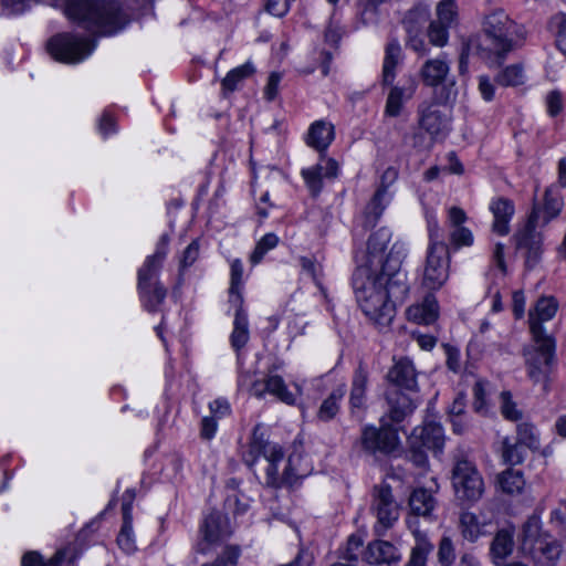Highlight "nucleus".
Listing matches in <instances>:
<instances>
[{
	"instance_id": "c9c22d12",
	"label": "nucleus",
	"mask_w": 566,
	"mask_h": 566,
	"mask_svg": "<svg viewBox=\"0 0 566 566\" xmlns=\"http://www.w3.org/2000/svg\"><path fill=\"white\" fill-rule=\"evenodd\" d=\"M415 92V83L407 87L394 86L387 97L385 114L390 117H397L401 113L403 102L410 99Z\"/></svg>"
},
{
	"instance_id": "58836bf2",
	"label": "nucleus",
	"mask_w": 566,
	"mask_h": 566,
	"mask_svg": "<svg viewBox=\"0 0 566 566\" xmlns=\"http://www.w3.org/2000/svg\"><path fill=\"white\" fill-rule=\"evenodd\" d=\"M254 72L255 69L250 62H247L229 71L221 82L222 94L227 96L228 94L238 90L243 80L250 77Z\"/></svg>"
},
{
	"instance_id": "4be33fe9",
	"label": "nucleus",
	"mask_w": 566,
	"mask_h": 566,
	"mask_svg": "<svg viewBox=\"0 0 566 566\" xmlns=\"http://www.w3.org/2000/svg\"><path fill=\"white\" fill-rule=\"evenodd\" d=\"M449 73L450 62L444 53L437 57L426 60L419 70V76L422 83L430 87L442 84Z\"/></svg>"
},
{
	"instance_id": "0e129e2a",
	"label": "nucleus",
	"mask_w": 566,
	"mask_h": 566,
	"mask_svg": "<svg viewBox=\"0 0 566 566\" xmlns=\"http://www.w3.org/2000/svg\"><path fill=\"white\" fill-rule=\"evenodd\" d=\"M308 322L302 314H293L287 321V331L291 336L296 337L303 335Z\"/></svg>"
},
{
	"instance_id": "774afa93",
	"label": "nucleus",
	"mask_w": 566,
	"mask_h": 566,
	"mask_svg": "<svg viewBox=\"0 0 566 566\" xmlns=\"http://www.w3.org/2000/svg\"><path fill=\"white\" fill-rule=\"evenodd\" d=\"M300 264L308 275L313 279V281L319 285V277L322 276V266L315 260L302 256L300 259Z\"/></svg>"
},
{
	"instance_id": "473e14b6",
	"label": "nucleus",
	"mask_w": 566,
	"mask_h": 566,
	"mask_svg": "<svg viewBox=\"0 0 566 566\" xmlns=\"http://www.w3.org/2000/svg\"><path fill=\"white\" fill-rule=\"evenodd\" d=\"M398 558L396 547L386 541L369 543L365 552V559L369 564H389Z\"/></svg>"
},
{
	"instance_id": "5fc2aeb1",
	"label": "nucleus",
	"mask_w": 566,
	"mask_h": 566,
	"mask_svg": "<svg viewBox=\"0 0 566 566\" xmlns=\"http://www.w3.org/2000/svg\"><path fill=\"white\" fill-rule=\"evenodd\" d=\"M457 17L455 4L453 0H442L437 7L436 22L448 28L452 25Z\"/></svg>"
},
{
	"instance_id": "09e8293b",
	"label": "nucleus",
	"mask_w": 566,
	"mask_h": 566,
	"mask_svg": "<svg viewBox=\"0 0 566 566\" xmlns=\"http://www.w3.org/2000/svg\"><path fill=\"white\" fill-rule=\"evenodd\" d=\"M564 206L563 198L554 191V189L548 188L545 191L544 196V222H549L553 218L557 217Z\"/></svg>"
},
{
	"instance_id": "a19ab883",
	"label": "nucleus",
	"mask_w": 566,
	"mask_h": 566,
	"mask_svg": "<svg viewBox=\"0 0 566 566\" xmlns=\"http://www.w3.org/2000/svg\"><path fill=\"white\" fill-rule=\"evenodd\" d=\"M514 547L513 532L499 531L491 543V555L494 559H505L512 554Z\"/></svg>"
},
{
	"instance_id": "603ef678",
	"label": "nucleus",
	"mask_w": 566,
	"mask_h": 566,
	"mask_svg": "<svg viewBox=\"0 0 566 566\" xmlns=\"http://www.w3.org/2000/svg\"><path fill=\"white\" fill-rule=\"evenodd\" d=\"M322 169L323 168L319 166V164H317L311 168L302 170V176L306 182V186L314 196L319 193L323 187V179L325 178L323 176Z\"/></svg>"
},
{
	"instance_id": "8fccbe9b",
	"label": "nucleus",
	"mask_w": 566,
	"mask_h": 566,
	"mask_svg": "<svg viewBox=\"0 0 566 566\" xmlns=\"http://www.w3.org/2000/svg\"><path fill=\"white\" fill-rule=\"evenodd\" d=\"M502 458L505 463L515 465L525 459V447L520 442H511L509 438L503 440Z\"/></svg>"
},
{
	"instance_id": "052dcab7",
	"label": "nucleus",
	"mask_w": 566,
	"mask_h": 566,
	"mask_svg": "<svg viewBox=\"0 0 566 566\" xmlns=\"http://www.w3.org/2000/svg\"><path fill=\"white\" fill-rule=\"evenodd\" d=\"M486 382L483 380H478L473 386V409L478 413H485L488 410L486 405Z\"/></svg>"
},
{
	"instance_id": "f257e3e1",
	"label": "nucleus",
	"mask_w": 566,
	"mask_h": 566,
	"mask_svg": "<svg viewBox=\"0 0 566 566\" xmlns=\"http://www.w3.org/2000/svg\"><path fill=\"white\" fill-rule=\"evenodd\" d=\"M64 13L82 28L101 35H112L128 22L115 1L67 0Z\"/></svg>"
},
{
	"instance_id": "f3484780",
	"label": "nucleus",
	"mask_w": 566,
	"mask_h": 566,
	"mask_svg": "<svg viewBox=\"0 0 566 566\" xmlns=\"http://www.w3.org/2000/svg\"><path fill=\"white\" fill-rule=\"evenodd\" d=\"M538 218V210L534 209L527 222L514 235L516 248L526 250L527 263H535L542 251V235L536 231Z\"/></svg>"
},
{
	"instance_id": "412c9836",
	"label": "nucleus",
	"mask_w": 566,
	"mask_h": 566,
	"mask_svg": "<svg viewBox=\"0 0 566 566\" xmlns=\"http://www.w3.org/2000/svg\"><path fill=\"white\" fill-rule=\"evenodd\" d=\"M230 304L234 307L233 329L230 335V343L238 356L241 355L240 350L250 339L249 319L243 308V296L234 295Z\"/></svg>"
},
{
	"instance_id": "864d4df0",
	"label": "nucleus",
	"mask_w": 566,
	"mask_h": 566,
	"mask_svg": "<svg viewBox=\"0 0 566 566\" xmlns=\"http://www.w3.org/2000/svg\"><path fill=\"white\" fill-rule=\"evenodd\" d=\"M277 242L279 238L274 233H266L263 235L256 243V247L251 254V262L254 264L259 263L268 253V251L274 249L277 245Z\"/></svg>"
},
{
	"instance_id": "a18cd8bd",
	"label": "nucleus",
	"mask_w": 566,
	"mask_h": 566,
	"mask_svg": "<svg viewBox=\"0 0 566 566\" xmlns=\"http://www.w3.org/2000/svg\"><path fill=\"white\" fill-rule=\"evenodd\" d=\"M516 441L530 450H536L539 448V434L536 428L528 422L517 424Z\"/></svg>"
},
{
	"instance_id": "b1692460",
	"label": "nucleus",
	"mask_w": 566,
	"mask_h": 566,
	"mask_svg": "<svg viewBox=\"0 0 566 566\" xmlns=\"http://www.w3.org/2000/svg\"><path fill=\"white\" fill-rule=\"evenodd\" d=\"M489 209L493 214L492 231L499 235L509 234L510 222L515 213L513 201L497 197L491 200Z\"/></svg>"
},
{
	"instance_id": "bb28decb",
	"label": "nucleus",
	"mask_w": 566,
	"mask_h": 566,
	"mask_svg": "<svg viewBox=\"0 0 566 566\" xmlns=\"http://www.w3.org/2000/svg\"><path fill=\"white\" fill-rule=\"evenodd\" d=\"M387 377L390 382L407 390L412 391L418 387L415 366L408 358L398 360L390 368Z\"/></svg>"
},
{
	"instance_id": "423d86ee",
	"label": "nucleus",
	"mask_w": 566,
	"mask_h": 566,
	"mask_svg": "<svg viewBox=\"0 0 566 566\" xmlns=\"http://www.w3.org/2000/svg\"><path fill=\"white\" fill-rule=\"evenodd\" d=\"M521 547L537 566H553L560 556V545L549 535L542 533L536 521H528L524 525Z\"/></svg>"
},
{
	"instance_id": "e433bc0d",
	"label": "nucleus",
	"mask_w": 566,
	"mask_h": 566,
	"mask_svg": "<svg viewBox=\"0 0 566 566\" xmlns=\"http://www.w3.org/2000/svg\"><path fill=\"white\" fill-rule=\"evenodd\" d=\"M402 51L399 42L394 39L388 42L385 50L382 78L385 84H391L396 77V67L401 61Z\"/></svg>"
},
{
	"instance_id": "0eeeda50",
	"label": "nucleus",
	"mask_w": 566,
	"mask_h": 566,
	"mask_svg": "<svg viewBox=\"0 0 566 566\" xmlns=\"http://www.w3.org/2000/svg\"><path fill=\"white\" fill-rule=\"evenodd\" d=\"M96 48V42L73 33H59L48 42L52 57L66 64H77L88 57Z\"/></svg>"
},
{
	"instance_id": "bf43d9fd",
	"label": "nucleus",
	"mask_w": 566,
	"mask_h": 566,
	"mask_svg": "<svg viewBox=\"0 0 566 566\" xmlns=\"http://www.w3.org/2000/svg\"><path fill=\"white\" fill-rule=\"evenodd\" d=\"M449 28L432 21L428 29V38L432 45L442 48L448 43L449 40Z\"/></svg>"
},
{
	"instance_id": "a878e982",
	"label": "nucleus",
	"mask_w": 566,
	"mask_h": 566,
	"mask_svg": "<svg viewBox=\"0 0 566 566\" xmlns=\"http://www.w3.org/2000/svg\"><path fill=\"white\" fill-rule=\"evenodd\" d=\"M388 417L394 422H401L416 409V402L406 394L394 389L387 392Z\"/></svg>"
},
{
	"instance_id": "9d476101",
	"label": "nucleus",
	"mask_w": 566,
	"mask_h": 566,
	"mask_svg": "<svg viewBox=\"0 0 566 566\" xmlns=\"http://www.w3.org/2000/svg\"><path fill=\"white\" fill-rule=\"evenodd\" d=\"M515 23L503 10H495L485 15L483 30L492 42L493 50L500 59L513 50L512 35Z\"/></svg>"
},
{
	"instance_id": "f03ea898",
	"label": "nucleus",
	"mask_w": 566,
	"mask_h": 566,
	"mask_svg": "<svg viewBox=\"0 0 566 566\" xmlns=\"http://www.w3.org/2000/svg\"><path fill=\"white\" fill-rule=\"evenodd\" d=\"M381 283L369 266H358L353 274V289L361 311L377 325L387 326L395 316V305Z\"/></svg>"
},
{
	"instance_id": "39448f33",
	"label": "nucleus",
	"mask_w": 566,
	"mask_h": 566,
	"mask_svg": "<svg viewBox=\"0 0 566 566\" xmlns=\"http://www.w3.org/2000/svg\"><path fill=\"white\" fill-rule=\"evenodd\" d=\"M406 255L407 248L405 243H394L381 265L380 273H374L377 280L382 282L381 285L386 289L388 298L394 301V305L397 302H403L409 292L407 273L401 270V264Z\"/></svg>"
},
{
	"instance_id": "49530a36",
	"label": "nucleus",
	"mask_w": 566,
	"mask_h": 566,
	"mask_svg": "<svg viewBox=\"0 0 566 566\" xmlns=\"http://www.w3.org/2000/svg\"><path fill=\"white\" fill-rule=\"evenodd\" d=\"M524 80L523 67L518 64L505 67L495 77V82L501 86H518L524 83Z\"/></svg>"
},
{
	"instance_id": "5701e85b",
	"label": "nucleus",
	"mask_w": 566,
	"mask_h": 566,
	"mask_svg": "<svg viewBox=\"0 0 566 566\" xmlns=\"http://www.w3.org/2000/svg\"><path fill=\"white\" fill-rule=\"evenodd\" d=\"M398 178V171L394 167H388L381 175L380 185L376 190L370 203L367 207L368 213L374 216L376 221L384 212L391 196L388 191L389 187L395 184Z\"/></svg>"
},
{
	"instance_id": "f704fd0d",
	"label": "nucleus",
	"mask_w": 566,
	"mask_h": 566,
	"mask_svg": "<svg viewBox=\"0 0 566 566\" xmlns=\"http://www.w3.org/2000/svg\"><path fill=\"white\" fill-rule=\"evenodd\" d=\"M436 499L427 489H416L409 497V506L412 514L423 517H430L434 507Z\"/></svg>"
},
{
	"instance_id": "2f4dec72",
	"label": "nucleus",
	"mask_w": 566,
	"mask_h": 566,
	"mask_svg": "<svg viewBox=\"0 0 566 566\" xmlns=\"http://www.w3.org/2000/svg\"><path fill=\"white\" fill-rule=\"evenodd\" d=\"M261 388L263 389L262 398L265 394H270L286 405H294L296 401V395L289 390L284 379L272 371H269L262 380Z\"/></svg>"
},
{
	"instance_id": "7c9ffc66",
	"label": "nucleus",
	"mask_w": 566,
	"mask_h": 566,
	"mask_svg": "<svg viewBox=\"0 0 566 566\" xmlns=\"http://www.w3.org/2000/svg\"><path fill=\"white\" fill-rule=\"evenodd\" d=\"M75 558V551L70 546L59 549L48 560L36 552H29L22 557V566H62L64 562L72 563Z\"/></svg>"
},
{
	"instance_id": "72a5a7b5",
	"label": "nucleus",
	"mask_w": 566,
	"mask_h": 566,
	"mask_svg": "<svg viewBox=\"0 0 566 566\" xmlns=\"http://www.w3.org/2000/svg\"><path fill=\"white\" fill-rule=\"evenodd\" d=\"M390 239L391 232L387 228H380L369 237L367 243L369 262L365 266H369V269H371L375 259H378V263L382 265V253L385 252L388 243L390 242Z\"/></svg>"
},
{
	"instance_id": "ea45409f",
	"label": "nucleus",
	"mask_w": 566,
	"mask_h": 566,
	"mask_svg": "<svg viewBox=\"0 0 566 566\" xmlns=\"http://www.w3.org/2000/svg\"><path fill=\"white\" fill-rule=\"evenodd\" d=\"M238 365H239V377H238V386L240 389L248 391L250 395L262 398L261 388L262 380L256 377V371L254 369L244 370L242 368L241 355H238Z\"/></svg>"
},
{
	"instance_id": "4468645a",
	"label": "nucleus",
	"mask_w": 566,
	"mask_h": 566,
	"mask_svg": "<svg viewBox=\"0 0 566 566\" xmlns=\"http://www.w3.org/2000/svg\"><path fill=\"white\" fill-rule=\"evenodd\" d=\"M201 539L197 543L196 551L207 554L217 545H220L232 534L229 518L221 512H211L206 516L201 526Z\"/></svg>"
},
{
	"instance_id": "f8f14e48",
	"label": "nucleus",
	"mask_w": 566,
	"mask_h": 566,
	"mask_svg": "<svg viewBox=\"0 0 566 566\" xmlns=\"http://www.w3.org/2000/svg\"><path fill=\"white\" fill-rule=\"evenodd\" d=\"M360 443L363 449L370 453L390 454L395 452L400 444L398 431L384 423L379 428L366 426L361 430Z\"/></svg>"
},
{
	"instance_id": "cd10ccee",
	"label": "nucleus",
	"mask_w": 566,
	"mask_h": 566,
	"mask_svg": "<svg viewBox=\"0 0 566 566\" xmlns=\"http://www.w3.org/2000/svg\"><path fill=\"white\" fill-rule=\"evenodd\" d=\"M408 319L417 324L429 325L439 316V304L433 294H428L419 304L407 310Z\"/></svg>"
},
{
	"instance_id": "dca6fc26",
	"label": "nucleus",
	"mask_w": 566,
	"mask_h": 566,
	"mask_svg": "<svg viewBox=\"0 0 566 566\" xmlns=\"http://www.w3.org/2000/svg\"><path fill=\"white\" fill-rule=\"evenodd\" d=\"M168 242V235L163 234L157 242L155 253L147 256L143 266L138 270L137 289L144 294L149 292V287H153V285L158 282L157 275L167 255Z\"/></svg>"
},
{
	"instance_id": "69168bd1",
	"label": "nucleus",
	"mask_w": 566,
	"mask_h": 566,
	"mask_svg": "<svg viewBox=\"0 0 566 566\" xmlns=\"http://www.w3.org/2000/svg\"><path fill=\"white\" fill-rule=\"evenodd\" d=\"M547 113L551 116L558 115L563 109V97L560 92L551 91L545 98Z\"/></svg>"
},
{
	"instance_id": "680f3d73",
	"label": "nucleus",
	"mask_w": 566,
	"mask_h": 566,
	"mask_svg": "<svg viewBox=\"0 0 566 566\" xmlns=\"http://www.w3.org/2000/svg\"><path fill=\"white\" fill-rule=\"evenodd\" d=\"M552 23L557 28L556 43L560 52L566 55V13L559 12L552 19Z\"/></svg>"
},
{
	"instance_id": "de8ad7c7",
	"label": "nucleus",
	"mask_w": 566,
	"mask_h": 566,
	"mask_svg": "<svg viewBox=\"0 0 566 566\" xmlns=\"http://www.w3.org/2000/svg\"><path fill=\"white\" fill-rule=\"evenodd\" d=\"M437 558L441 566H452L454 564L457 551L454 541L450 535H442L438 545Z\"/></svg>"
},
{
	"instance_id": "c03bdc74",
	"label": "nucleus",
	"mask_w": 566,
	"mask_h": 566,
	"mask_svg": "<svg viewBox=\"0 0 566 566\" xmlns=\"http://www.w3.org/2000/svg\"><path fill=\"white\" fill-rule=\"evenodd\" d=\"M138 292L143 306L148 312L158 311L167 295L166 289L159 282H156L153 287H149V292H146L145 294L142 291Z\"/></svg>"
},
{
	"instance_id": "4d7b16f0",
	"label": "nucleus",
	"mask_w": 566,
	"mask_h": 566,
	"mask_svg": "<svg viewBox=\"0 0 566 566\" xmlns=\"http://www.w3.org/2000/svg\"><path fill=\"white\" fill-rule=\"evenodd\" d=\"M117 544L127 554L135 552V537L133 532V522H123L122 528L117 536Z\"/></svg>"
},
{
	"instance_id": "c85d7f7f",
	"label": "nucleus",
	"mask_w": 566,
	"mask_h": 566,
	"mask_svg": "<svg viewBox=\"0 0 566 566\" xmlns=\"http://www.w3.org/2000/svg\"><path fill=\"white\" fill-rule=\"evenodd\" d=\"M334 125L326 120L314 122L308 129L306 143L318 151H324L334 140Z\"/></svg>"
},
{
	"instance_id": "1a4fd4ad",
	"label": "nucleus",
	"mask_w": 566,
	"mask_h": 566,
	"mask_svg": "<svg viewBox=\"0 0 566 566\" xmlns=\"http://www.w3.org/2000/svg\"><path fill=\"white\" fill-rule=\"evenodd\" d=\"M452 485L458 499L476 502L484 493V482L475 464L467 459L458 460L452 470Z\"/></svg>"
},
{
	"instance_id": "6e6552de",
	"label": "nucleus",
	"mask_w": 566,
	"mask_h": 566,
	"mask_svg": "<svg viewBox=\"0 0 566 566\" xmlns=\"http://www.w3.org/2000/svg\"><path fill=\"white\" fill-rule=\"evenodd\" d=\"M534 346L524 350L527 375L534 382L546 381L555 358L552 337H533Z\"/></svg>"
},
{
	"instance_id": "a211bd4d",
	"label": "nucleus",
	"mask_w": 566,
	"mask_h": 566,
	"mask_svg": "<svg viewBox=\"0 0 566 566\" xmlns=\"http://www.w3.org/2000/svg\"><path fill=\"white\" fill-rule=\"evenodd\" d=\"M558 301L554 296H541L528 313L532 337H551L545 333L543 323L551 321L558 311Z\"/></svg>"
},
{
	"instance_id": "ddd939ff",
	"label": "nucleus",
	"mask_w": 566,
	"mask_h": 566,
	"mask_svg": "<svg viewBox=\"0 0 566 566\" xmlns=\"http://www.w3.org/2000/svg\"><path fill=\"white\" fill-rule=\"evenodd\" d=\"M418 114L419 126L430 136L432 143L443 140L450 133V113L440 104H422L419 106Z\"/></svg>"
},
{
	"instance_id": "c756f323",
	"label": "nucleus",
	"mask_w": 566,
	"mask_h": 566,
	"mask_svg": "<svg viewBox=\"0 0 566 566\" xmlns=\"http://www.w3.org/2000/svg\"><path fill=\"white\" fill-rule=\"evenodd\" d=\"M368 373L359 365L352 379L349 405L352 411L363 410L367 403Z\"/></svg>"
},
{
	"instance_id": "3c124183",
	"label": "nucleus",
	"mask_w": 566,
	"mask_h": 566,
	"mask_svg": "<svg viewBox=\"0 0 566 566\" xmlns=\"http://www.w3.org/2000/svg\"><path fill=\"white\" fill-rule=\"evenodd\" d=\"M322 169L323 168L319 166V164H317L311 168L302 170V176L306 182V186L314 196L319 193L323 187V179L325 178L323 176Z\"/></svg>"
},
{
	"instance_id": "6ab92c4d",
	"label": "nucleus",
	"mask_w": 566,
	"mask_h": 566,
	"mask_svg": "<svg viewBox=\"0 0 566 566\" xmlns=\"http://www.w3.org/2000/svg\"><path fill=\"white\" fill-rule=\"evenodd\" d=\"M408 443L412 448L423 447L427 450L441 451L444 444L443 428L437 422H427L416 427L411 432Z\"/></svg>"
},
{
	"instance_id": "2eb2a0df",
	"label": "nucleus",
	"mask_w": 566,
	"mask_h": 566,
	"mask_svg": "<svg viewBox=\"0 0 566 566\" xmlns=\"http://www.w3.org/2000/svg\"><path fill=\"white\" fill-rule=\"evenodd\" d=\"M430 13L427 7L418 6L409 10L402 24L407 33L406 45L423 56L428 54V46L422 39V30L429 20Z\"/></svg>"
},
{
	"instance_id": "338daca9",
	"label": "nucleus",
	"mask_w": 566,
	"mask_h": 566,
	"mask_svg": "<svg viewBox=\"0 0 566 566\" xmlns=\"http://www.w3.org/2000/svg\"><path fill=\"white\" fill-rule=\"evenodd\" d=\"M199 256V242L198 240H193L184 251L181 260H180V268L181 270H185L189 266H191L196 260Z\"/></svg>"
},
{
	"instance_id": "9b49d317",
	"label": "nucleus",
	"mask_w": 566,
	"mask_h": 566,
	"mask_svg": "<svg viewBox=\"0 0 566 566\" xmlns=\"http://www.w3.org/2000/svg\"><path fill=\"white\" fill-rule=\"evenodd\" d=\"M371 512L377 518L375 532L378 535L384 534L397 522L399 517V505L392 495L389 484L380 483L374 486Z\"/></svg>"
},
{
	"instance_id": "7ed1b4c3",
	"label": "nucleus",
	"mask_w": 566,
	"mask_h": 566,
	"mask_svg": "<svg viewBox=\"0 0 566 566\" xmlns=\"http://www.w3.org/2000/svg\"><path fill=\"white\" fill-rule=\"evenodd\" d=\"M429 245L421 284L430 291L441 289L449 277L450 253L442 240L441 229L434 216L428 217Z\"/></svg>"
},
{
	"instance_id": "6e6d98bb",
	"label": "nucleus",
	"mask_w": 566,
	"mask_h": 566,
	"mask_svg": "<svg viewBox=\"0 0 566 566\" xmlns=\"http://www.w3.org/2000/svg\"><path fill=\"white\" fill-rule=\"evenodd\" d=\"M501 413L503 417L511 421H517L522 418V412L516 408V403L512 400L510 391H502L500 395Z\"/></svg>"
},
{
	"instance_id": "aec40b11",
	"label": "nucleus",
	"mask_w": 566,
	"mask_h": 566,
	"mask_svg": "<svg viewBox=\"0 0 566 566\" xmlns=\"http://www.w3.org/2000/svg\"><path fill=\"white\" fill-rule=\"evenodd\" d=\"M467 220V213L462 208L455 206L449 208L448 222L451 228L449 240L455 249L471 247L474 242L472 231L463 226Z\"/></svg>"
},
{
	"instance_id": "37998d69",
	"label": "nucleus",
	"mask_w": 566,
	"mask_h": 566,
	"mask_svg": "<svg viewBox=\"0 0 566 566\" xmlns=\"http://www.w3.org/2000/svg\"><path fill=\"white\" fill-rule=\"evenodd\" d=\"M499 483L502 491L507 494H520L525 486L523 473L513 469L504 471L499 476Z\"/></svg>"
},
{
	"instance_id": "79ce46f5",
	"label": "nucleus",
	"mask_w": 566,
	"mask_h": 566,
	"mask_svg": "<svg viewBox=\"0 0 566 566\" xmlns=\"http://www.w3.org/2000/svg\"><path fill=\"white\" fill-rule=\"evenodd\" d=\"M345 395V387L339 386L334 389L328 397L322 402L317 417L322 421L332 420L339 411V403Z\"/></svg>"
},
{
	"instance_id": "4c0bfd02",
	"label": "nucleus",
	"mask_w": 566,
	"mask_h": 566,
	"mask_svg": "<svg viewBox=\"0 0 566 566\" xmlns=\"http://www.w3.org/2000/svg\"><path fill=\"white\" fill-rule=\"evenodd\" d=\"M412 534L416 545L411 551V556L407 566H426L428 555L432 552L433 545L424 532L415 530Z\"/></svg>"
},
{
	"instance_id": "393cba45",
	"label": "nucleus",
	"mask_w": 566,
	"mask_h": 566,
	"mask_svg": "<svg viewBox=\"0 0 566 566\" xmlns=\"http://www.w3.org/2000/svg\"><path fill=\"white\" fill-rule=\"evenodd\" d=\"M489 521L482 514L463 511L459 516V531L464 541L475 543L480 537L488 534Z\"/></svg>"
},
{
	"instance_id": "20e7f679",
	"label": "nucleus",
	"mask_w": 566,
	"mask_h": 566,
	"mask_svg": "<svg viewBox=\"0 0 566 566\" xmlns=\"http://www.w3.org/2000/svg\"><path fill=\"white\" fill-rule=\"evenodd\" d=\"M261 429L260 424H256L251 441L249 443V450L244 454V462L252 467L260 457H263L266 462L265 468V484L268 486L277 488L287 478L285 473L280 472V464L284 459L282 448L275 443H269L263 433L259 432Z\"/></svg>"
},
{
	"instance_id": "13d9d810",
	"label": "nucleus",
	"mask_w": 566,
	"mask_h": 566,
	"mask_svg": "<svg viewBox=\"0 0 566 566\" xmlns=\"http://www.w3.org/2000/svg\"><path fill=\"white\" fill-rule=\"evenodd\" d=\"M242 276H243V264L240 260H234L231 263V284L229 290V302L232 303V298L234 295H241V286H242Z\"/></svg>"
},
{
	"instance_id": "e2e57ef3",
	"label": "nucleus",
	"mask_w": 566,
	"mask_h": 566,
	"mask_svg": "<svg viewBox=\"0 0 566 566\" xmlns=\"http://www.w3.org/2000/svg\"><path fill=\"white\" fill-rule=\"evenodd\" d=\"M363 539L359 535H350L347 541L346 548L343 553V558L350 562L352 564L358 560L359 552L363 547Z\"/></svg>"
}]
</instances>
